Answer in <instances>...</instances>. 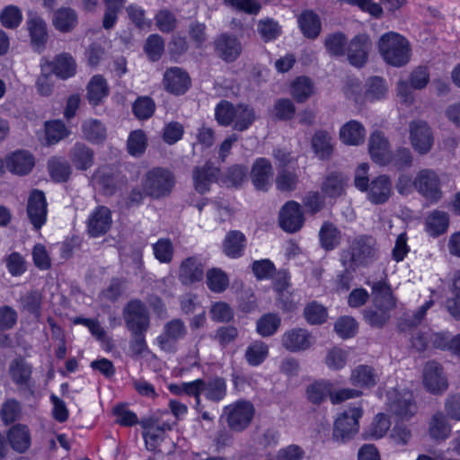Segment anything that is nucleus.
<instances>
[{"label": "nucleus", "instance_id": "c85d7f7f", "mask_svg": "<svg viewBox=\"0 0 460 460\" xmlns=\"http://www.w3.org/2000/svg\"><path fill=\"white\" fill-rule=\"evenodd\" d=\"M6 166L10 172L24 175L33 168L34 158L27 151H17L8 157Z\"/></svg>", "mask_w": 460, "mask_h": 460}, {"label": "nucleus", "instance_id": "7ed1b4c3", "mask_svg": "<svg viewBox=\"0 0 460 460\" xmlns=\"http://www.w3.org/2000/svg\"><path fill=\"white\" fill-rule=\"evenodd\" d=\"M367 164H361L356 170L354 184L367 194V199L376 205L385 203L392 193L391 180L386 175H379L370 182L367 177Z\"/></svg>", "mask_w": 460, "mask_h": 460}, {"label": "nucleus", "instance_id": "3c124183", "mask_svg": "<svg viewBox=\"0 0 460 460\" xmlns=\"http://www.w3.org/2000/svg\"><path fill=\"white\" fill-rule=\"evenodd\" d=\"M268 354V345L261 341H255L247 347L245 351V358L249 365L259 366L265 360Z\"/></svg>", "mask_w": 460, "mask_h": 460}, {"label": "nucleus", "instance_id": "79ce46f5", "mask_svg": "<svg viewBox=\"0 0 460 460\" xmlns=\"http://www.w3.org/2000/svg\"><path fill=\"white\" fill-rule=\"evenodd\" d=\"M48 170L50 177L58 182L66 181L71 174L70 164L61 157H51L48 161Z\"/></svg>", "mask_w": 460, "mask_h": 460}, {"label": "nucleus", "instance_id": "603ef678", "mask_svg": "<svg viewBox=\"0 0 460 460\" xmlns=\"http://www.w3.org/2000/svg\"><path fill=\"white\" fill-rule=\"evenodd\" d=\"M203 393L207 399L212 402H220L226 394V384L225 379L217 377L208 382L204 381Z\"/></svg>", "mask_w": 460, "mask_h": 460}, {"label": "nucleus", "instance_id": "72a5a7b5", "mask_svg": "<svg viewBox=\"0 0 460 460\" xmlns=\"http://www.w3.org/2000/svg\"><path fill=\"white\" fill-rule=\"evenodd\" d=\"M217 169L205 164L195 167L193 170V181L195 189L199 193H205L209 190L210 184L216 180Z\"/></svg>", "mask_w": 460, "mask_h": 460}, {"label": "nucleus", "instance_id": "4be33fe9", "mask_svg": "<svg viewBox=\"0 0 460 460\" xmlns=\"http://www.w3.org/2000/svg\"><path fill=\"white\" fill-rule=\"evenodd\" d=\"M369 154L372 160L381 165L390 164L391 155L388 140L380 131L371 134L368 143Z\"/></svg>", "mask_w": 460, "mask_h": 460}, {"label": "nucleus", "instance_id": "a19ab883", "mask_svg": "<svg viewBox=\"0 0 460 460\" xmlns=\"http://www.w3.org/2000/svg\"><path fill=\"white\" fill-rule=\"evenodd\" d=\"M9 372L14 383L27 385L31 376V367L23 358H18L11 362Z\"/></svg>", "mask_w": 460, "mask_h": 460}, {"label": "nucleus", "instance_id": "de8ad7c7", "mask_svg": "<svg viewBox=\"0 0 460 460\" xmlns=\"http://www.w3.org/2000/svg\"><path fill=\"white\" fill-rule=\"evenodd\" d=\"M319 238L325 250H332L341 242V232L332 223L325 222L320 229Z\"/></svg>", "mask_w": 460, "mask_h": 460}, {"label": "nucleus", "instance_id": "2f4dec72", "mask_svg": "<svg viewBox=\"0 0 460 460\" xmlns=\"http://www.w3.org/2000/svg\"><path fill=\"white\" fill-rule=\"evenodd\" d=\"M52 24L61 32H69L77 24V14L72 8L61 7L53 13Z\"/></svg>", "mask_w": 460, "mask_h": 460}, {"label": "nucleus", "instance_id": "423d86ee", "mask_svg": "<svg viewBox=\"0 0 460 460\" xmlns=\"http://www.w3.org/2000/svg\"><path fill=\"white\" fill-rule=\"evenodd\" d=\"M413 188L431 203H436L442 198L440 179L431 169H422L417 172Z\"/></svg>", "mask_w": 460, "mask_h": 460}, {"label": "nucleus", "instance_id": "09e8293b", "mask_svg": "<svg viewBox=\"0 0 460 460\" xmlns=\"http://www.w3.org/2000/svg\"><path fill=\"white\" fill-rule=\"evenodd\" d=\"M313 93L314 84L308 77H297L291 84V94L297 102H305Z\"/></svg>", "mask_w": 460, "mask_h": 460}, {"label": "nucleus", "instance_id": "20e7f679", "mask_svg": "<svg viewBox=\"0 0 460 460\" xmlns=\"http://www.w3.org/2000/svg\"><path fill=\"white\" fill-rule=\"evenodd\" d=\"M173 173L165 168L155 167L146 172L142 181L146 195L155 199L168 196L174 186Z\"/></svg>", "mask_w": 460, "mask_h": 460}, {"label": "nucleus", "instance_id": "ea45409f", "mask_svg": "<svg viewBox=\"0 0 460 460\" xmlns=\"http://www.w3.org/2000/svg\"><path fill=\"white\" fill-rule=\"evenodd\" d=\"M350 381L359 387H372L376 384L377 375L371 367L360 365L352 371Z\"/></svg>", "mask_w": 460, "mask_h": 460}, {"label": "nucleus", "instance_id": "c9c22d12", "mask_svg": "<svg viewBox=\"0 0 460 460\" xmlns=\"http://www.w3.org/2000/svg\"><path fill=\"white\" fill-rule=\"evenodd\" d=\"M346 178L341 172H332L326 175L322 183L323 193L329 198H336L344 192Z\"/></svg>", "mask_w": 460, "mask_h": 460}, {"label": "nucleus", "instance_id": "2eb2a0df", "mask_svg": "<svg viewBox=\"0 0 460 460\" xmlns=\"http://www.w3.org/2000/svg\"><path fill=\"white\" fill-rule=\"evenodd\" d=\"M41 71L55 74L60 79H67L75 75L76 64L74 58L68 53L56 56L53 61L42 59Z\"/></svg>", "mask_w": 460, "mask_h": 460}, {"label": "nucleus", "instance_id": "6ab92c4d", "mask_svg": "<svg viewBox=\"0 0 460 460\" xmlns=\"http://www.w3.org/2000/svg\"><path fill=\"white\" fill-rule=\"evenodd\" d=\"M164 89L175 95L186 93L190 86V78L186 71L180 67L168 68L163 79Z\"/></svg>", "mask_w": 460, "mask_h": 460}, {"label": "nucleus", "instance_id": "5fc2aeb1", "mask_svg": "<svg viewBox=\"0 0 460 460\" xmlns=\"http://www.w3.org/2000/svg\"><path fill=\"white\" fill-rule=\"evenodd\" d=\"M429 430L433 438L445 439L449 436L451 428L446 416L442 412H437L430 420Z\"/></svg>", "mask_w": 460, "mask_h": 460}, {"label": "nucleus", "instance_id": "13d9d810", "mask_svg": "<svg viewBox=\"0 0 460 460\" xmlns=\"http://www.w3.org/2000/svg\"><path fill=\"white\" fill-rule=\"evenodd\" d=\"M134 115L140 120L151 118L155 111V103L148 96L138 97L133 103Z\"/></svg>", "mask_w": 460, "mask_h": 460}, {"label": "nucleus", "instance_id": "0e129e2a", "mask_svg": "<svg viewBox=\"0 0 460 460\" xmlns=\"http://www.w3.org/2000/svg\"><path fill=\"white\" fill-rule=\"evenodd\" d=\"M22 21V14L19 7L8 5L0 13V22L7 29L17 28Z\"/></svg>", "mask_w": 460, "mask_h": 460}, {"label": "nucleus", "instance_id": "cd10ccee", "mask_svg": "<svg viewBox=\"0 0 460 460\" xmlns=\"http://www.w3.org/2000/svg\"><path fill=\"white\" fill-rule=\"evenodd\" d=\"M366 129L357 120H349L345 123L340 130L341 140L349 146H358L365 140Z\"/></svg>", "mask_w": 460, "mask_h": 460}, {"label": "nucleus", "instance_id": "4468645a", "mask_svg": "<svg viewBox=\"0 0 460 460\" xmlns=\"http://www.w3.org/2000/svg\"><path fill=\"white\" fill-rule=\"evenodd\" d=\"M423 385L431 394L444 393L448 386L442 367L436 361H429L423 367Z\"/></svg>", "mask_w": 460, "mask_h": 460}, {"label": "nucleus", "instance_id": "052dcab7", "mask_svg": "<svg viewBox=\"0 0 460 460\" xmlns=\"http://www.w3.org/2000/svg\"><path fill=\"white\" fill-rule=\"evenodd\" d=\"M304 316L309 324H322L327 320V309L313 301L305 307Z\"/></svg>", "mask_w": 460, "mask_h": 460}, {"label": "nucleus", "instance_id": "9d476101", "mask_svg": "<svg viewBox=\"0 0 460 460\" xmlns=\"http://www.w3.org/2000/svg\"><path fill=\"white\" fill-rule=\"evenodd\" d=\"M27 217L36 230L40 229L47 221L48 203L42 190H32L27 199Z\"/></svg>", "mask_w": 460, "mask_h": 460}, {"label": "nucleus", "instance_id": "c756f323", "mask_svg": "<svg viewBox=\"0 0 460 460\" xmlns=\"http://www.w3.org/2000/svg\"><path fill=\"white\" fill-rule=\"evenodd\" d=\"M297 22L305 38L314 40L319 36L322 30V22L318 14L313 11H305L299 15Z\"/></svg>", "mask_w": 460, "mask_h": 460}, {"label": "nucleus", "instance_id": "aec40b11", "mask_svg": "<svg viewBox=\"0 0 460 460\" xmlns=\"http://www.w3.org/2000/svg\"><path fill=\"white\" fill-rule=\"evenodd\" d=\"M111 210L104 206L97 207L89 216L87 231L93 237L105 234L111 226Z\"/></svg>", "mask_w": 460, "mask_h": 460}, {"label": "nucleus", "instance_id": "473e14b6", "mask_svg": "<svg viewBox=\"0 0 460 460\" xmlns=\"http://www.w3.org/2000/svg\"><path fill=\"white\" fill-rule=\"evenodd\" d=\"M109 94L106 80L100 75L92 77L87 85L86 98L93 106L99 105Z\"/></svg>", "mask_w": 460, "mask_h": 460}, {"label": "nucleus", "instance_id": "6e6d98bb", "mask_svg": "<svg viewBox=\"0 0 460 460\" xmlns=\"http://www.w3.org/2000/svg\"><path fill=\"white\" fill-rule=\"evenodd\" d=\"M105 4V13L102 21V26L106 30L111 29L117 22L118 14L122 10L125 0H103Z\"/></svg>", "mask_w": 460, "mask_h": 460}, {"label": "nucleus", "instance_id": "338daca9", "mask_svg": "<svg viewBox=\"0 0 460 460\" xmlns=\"http://www.w3.org/2000/svg\"><path fill=\"white\" fill-rule=\"evenodd\" d=\"M272 116L279 120H289L296 113V107L289 99H279L271 111Z\"/></svg>", "mask_w": 460, "mask_h": 460}, {"label": "nucleus", "instance_id": "69168bd1", "mask_svg": "<svg viewBox=\"0 0 460 460\" xmlns=\"http://www.w3.org/2000/svg\"><path fill=\"white\" fill-rule=\"evenodd\" d=\"M145 51L151 61H157L164 51V40L158 34L150 35L145 44Z\"/></svg>", "mask_w": 460, "mask_h": 460}, {"label": "nucleus", "instance_id": "7c9ffc66", "mask_svg": "<svg viewBox=\"0 0 460 460\" xmlns=\"http://www.w3.org/2000/svg\"><path fill=\"white\" fill-rule=\"evenodd\" d=\"M7 438L11 447L18 453H24L31 446V434L25 425H14L10 429Z\"/></svg>", "mask_w": 460, "mask_h": 460}, {"label": "nucleus", "instance_id": "5701e85b", "mask_svg": "<svg viewBox=\"0 0 460 460\" xmlns=\"http://www.w3.org/2000/svg\"><path fill=\"white\" fill-rule=\"evenodd\" d=\"M217 54L225 61H234L241 54L240 41L234 36L220 35L214 42Z\"/></svg>", "mask_w": 460, "mask_h": 460}, {"label": "nucleus", "instance_id": "774afa93", "mask_svg": "<svg viewBox=\"0 0 460 460\" xmlns=\"http://www.w3.org/2000/svg\"><path fill=\"white\" fill-rule=\"evenodd\" d=\"M157 28L164 33L173 31L178 23V20L173 13L167 9L160 10L155 17Z\"/></svg>", "mask_w": 460, "mask_h": 460}, {"label": "nucleus", "instance_id": "f3484780", "mask_svg": "<svg viewBox=\"0 0 460 460\" xmlns=\"http://www.w3.org/2000/svg\"><path fill=\"white\" fill-rule=\"evenodd\" d=\"M279 220L281 228L286 232L298 231L304 222L300 205L293 200L288 201L279 211Z\"/></svg>", "mask_w": 460, "mask_h": 460}, {"label": "nucleus", "instance_id": "dca6fc26", "mask_svg": "<svg viewBox=\"0 0 460 460\" xmlns=\"http://www.w3.org/2000/svg\"><path fill=\"white\" fill-rule=\"evenodd\" d=\"M371 40L366 34H358L349 41L347 49L349 63L356 67H362L368 59Z\"/></svg>", "mask_w": 460, "mask_h": 460}, {"label": "nucleus", "instance_id": "393cba45", "mask_svg": "<svg viewBox=\"0 0 460 460\" xmlns=\"http://www.w3.org/2000/svg\"><path fill=\"white\" fill-rule=\"evenodd\" d=\"M204 267L196 257H189L184 260L179 270V279L184 285H191L203 279Z\"/></svg>", "mask_w": 460, "mask_h": 460}, {"label": "nucleus", "instance_id": "bb28decb", "mask_svg": "<svg viewBox=\"0 0 460 460\" xmlns=\"http://www.w3.org/2000/svg\"><path fill=\"white\" fill-rule=\"evenodd\" d=\"M245 246V235L240 231L233 230L225 237L223 252L227 257L236 259L243 255Z\"/></svg>", "mask_w": 460, "mask_h": 460}, {"label": "nucleus", "instance_id": "ddd939ff", "mask_svg": "<svg viewBox=\"0 0 460 460\" xmlns=\"http://www.w3.org/2000/svg\"><path fill=\"white\" fill-rule=\"evenodd\" d=\"M410 139L415 151L420 155L429 153L433 146V134L424 120H413L409 125Z\"/></svg>", "mask_w": 460, "mask_h": 460}, {"label": "nucleus", "instance_id": "f8f14e48", "mask_svg": "<svg viewBox=\"0 0 460 460\" xmlns=\"http://www.w3.org/2000/svg\"><path fill=\"white\" fill-rule=\"evenodd\" d=\"M186 333L184 323L181 319H172L164 324V331L156 341L161 349L173 353L177 350V341L183 339Z\"/></svg>", "mask_w": 460, "mask_h": 460}, {"label": "nucleus", "instance_id": "37998d69", "mask_svg": "<svg viewBox=\"0 0 460 460\" xmlns=\"http://www.w3.org/2000/svg\"><path fill=\"white\" fill-rule=\"evenodd\" d=\"M281 325V318L277 314L268 313L261 316L256 323V332L261 337L275 334Z\"/></svg>", "mask_w": 460, "mask_h": 460}, {"label": "nucleus", "instance_id": "864d4df0", "mask_svg": "<svg viewBox=\"0 0 460 460\" xmlns=\"http://www.w3.org/2000/svg\"><path fill=\"white\" fill-rule=\"evenodd\" d=\"M70 134L66 125L60 120L45 123V135L48 145H54L66 138Z\"/></svg>", "mask_w": 460, "mask_h": 460}, {"label": "nucleus", "instance_id": "8fccbe9b", "mask_svg": "<svg viewBox=\"0 0 460 460\" xmlns=\"http://www.w3.org/2000/svg\"><path fill=\"white\" fill-rule=\"evenodd\" d=\"M146 146L147 137L143 130L137 129L130 132L127 141V149L129 155L139 157L145 153Z\"/></svg>", "mask_w": 460, "mask_h": 460}, {"label": "nucleus", "instance_id": "1a4fd4ad", "mask_svg": "<svg viewBox=\"0 0 460 460\" xmlns=\"http://www.w3.org/2000/svg\"><path fill=\"white\" fill-rule=\"evenodd\" d=\"M229 428L234 431H243L251 423L254 415L252 403L247 401H237L224 409Z\"/></svg>", "mask_w": 460, "mask_h": 460}, {"label": "nucleus", "instance_id": "c03bdc74", "mask_svg": "<svg viewBox=\"0 0 460 460\" xmlns=\"http://www.w3.org/2000/svg\"><path fill=\"white\" fill-rule=\"evenodd\" d=\"M364 98L367 102H374L385 98L387 93L385 81L379 76H372L366 82Z\"/></svg>", "mask_w": 460, "mask_h": 460}, {"label": "nucleus", "instance_id": "a211bd4d", "mask_svg": "<svg viewBox=\"0 0 460 460\" xmlns=\"http://www.w3.org/2000/svg\"><path fill=\"white\" fill-rule=\"evenodd\" d=\"M26 25L33 49L41 53L49 38L46 22L41 17L30 13Z\"/></svg>", "mask_w": 460, "mask_h": 460}, {"label": "nucleus", "instance_id": "680f3d73", "mask_svg": "<svg viewBox=\"0 0 460 460\" xmlns=\"http://www.w3.org/2000/svg\"><path fill=\"white\" fill-rule=\"evenodd\" d=\"M153 252L159 262L170 263L173 257L174 248L170 239L160 238L153 244Z\"/></svg>", "mask_w": 460, "mask_h": 460}, {"label": "nucleus", "instance_id": "e433bc0d", "mask_svg": "<svg viewBox=\"0 0 460 460\" xmlns=\"http://www.w3.org/2000/svg\"><path fill=\"white\" fill-rule=\"evenodd\" d=\"M332 388V384L330 381H315L307 385L305 389V395L311 403L320 405L328 397H330Z\"/></svg>", "mask_w": 460, "mask_h": 460}, {"label": "nucleus", "instance_id": "bf43d9fd", "mask_svg": "<svg viewBox=\"0 0 460 460\" xmlns=\"http://www.w3.org/2000/svg\"><path fill=\"white\" fill-rule=\"evenodd\" d=\"M346 43L347 38L342 32L328 34L324 40V46L332 57L344 55Z\"/></svg>", "mask_w": 460, "mask_h": 460}, {"label": "nucleus", "instance_id": "f03ea898", "mask_svg": "<svg viewBox=\"0 0 460 460\" xmlns=\"http://www.w3.org/2000/svg\"><path fill=\"white\" fill-rule=\"evenodd\" d=\"M378 258V246L371 235H358L349 241L348 248L341 253L342 265H352L356 268L367 266Z\"/></svg>", "mask_w": 460, "mask_h": 460}, {"label": "nucleus", "instance_id": "412c9836", "mask_svg": "<svg viewBox=\"0 0 460 460\" xmlns=\"http://www.w3.org/2000/svg\"><path fill=\"white\" fill-rule=\"evenodd\" d=\"M273 169L270 162L263 157L255 160L251 170V180L256 190L267 191L271 185Z\"/></svg>", "mask_w": 460, "mask_h": 460}, {"label": "nucleus", "instance_id": "f704fd0d", "mask_svg": "<svg viewBox=\"0 0 460 460\" xmlns=\"http://www.w3.org/2000/svg\"><path fill=\"white\" fill-rule=\"evenodd\" d=\"M312 147L318 158L329 159L333 150L332 137L324 130H318L312 137Z\"/></svg>", "mask_w": 460, "mask_h": 460}, {"label": "nucleus", "instance_id": "9b49d317", "mask_svg": "<svg viewBox=\"0 0 460 460\" xmlns=\"http://www.w3.org/2000/svg\"><path fill=\"white\" fill-rule=\"evenodd\" d=\"M314 343V337L305 328L295 327L287 330L281 336V345L287 350L297 353L309 349Z\"/></svg>", "mask_w": 460, "mask_h": 460}, {"label": "nucleus", "instance_id": "a18cd8bd", "mask_svg": "<svg viewBox=\"0 0 460 460\" xmlns=\"http://www.w3.org/2000/svg\"><path fill=\"white\" fill-rule=\"evenodd\" d=\"M254 119L255 111L252 108L243 104L236 105L232 123L235 130H246L253 123Z\"/></svg>", "mask_w": 460, "mask_h": 460}, {"label": "nucleus", "instance_id": "4d7b16f0", "mask_svg": "<svg viewBox=\"0 0 460 460\" xmlns=\"http://www.w3.org/2000/svg\"><path fill=\"white\" fill-rule=\"evenodd\" d=\"M276 187L280 191H293L298 183V176L295 172L280 168L276 176Z\"/></svg>", "mask_w": 460, "mask_h": 460}, {"label": "nucleus", "instance_id": "a878e982", "mask_svg": "<svg viewBox=\"0 0 460 460\" xmlns=\"http://www.w3.org/2000/svg\"><path fill=\"white\" fill-rule=\"evenodd\" d=\"M69 158L77 170L89 169L94 161L93 151L82 142H76L69 151Z\"/></svg>", "mask_w": 460, "mask_h": 460}, {"label": "nucleus", "instance_id": "b1692460", "mask_svg": "<svg viewBox=\"0 0 460 460\" xmlns=\"http://www.w3.org/2000/svg\"><path fill=\"white\" fill-rule=\"evenodd\" d=\"M373 305L377 310L391 312L395 308L396 299L388 284L377 281L372 285Z\"/></svg>", "mask_w": 460, "mask_h": 460}, {"label": "nucleus", "instance_id": "4c0bfd02", "mask_svg": "<svg viewBox=\"0 0 460 460\" xmlns=\"http://www.w3.org/2000/svg\"><path fill=\"white\" fill-rule=\"evenodd\" d=\"M84 137L92 143H102L107 137L106 128L103 124L94 119H88L82 123Z\"/></svg>", "mask_w": 460, "mask_h": 460}, {"label": "nucleus", "instance_id": "e2e57ef3", "mask_svg": "<svg viewBox=\"0 0 460 460\" xmlns=\"http://www.w3.org/2000/svg\"><path fill=\"white\" fill-rule=\"evenodd\" d=\"M391 427V421L386 414L378 413L367 430V438L378 439L383 438Z\"/></svg>", "mask_w": 460, "mask_h": 460}, {"label": "nucleus", "instance_id": "0eeeda50", "mask_svg": "<svg viewBox=\"0 0 460 460\" xmlns=\"http://www.w3.org/2000/svg\"><path fill=\"white\" fill-rule=\"evenodd\" d=\"M389 412L401 420H410L417 411L413 394L410 391H389L387 394Z\"/></svg>", "mask_w": 460, "mask_h": 460}, {"label": "nucleus", "instance_id": "6e6552de", "mask_svg": "<svg viewBox=\"0 0 460 460\" xmlns=\"http://www.w3.org/2000/svg\"><path fill=\"white\" fill-rule=\"evenodd\" d=\"M123 317L127 328L132 332H146L149 328L148 310L146 305L138 299L128 302L123 309Z\"/></svg>", "mask_w": 460, "mask_h": 460}, {"label": "nucleus", "instance_id": "f257e3e1", "mask_svg": "<svg viewBox=\"0 0 460 460\" xmlns=\"http://www.w3.org/2000/svg\"><path fill=\"white\" fill-rule=\"evenodd\" d=\"M377 49L383 60L394 67L406 66L411 58L410 41L398 32L384 33L377 41Z\"/></svg>", "mask_w": 460, "mask_h": 460}, {"label": "nucleus", "instance_id": "58836bf2", "mask_svg": "<svg viewBox=\"0 0 460 460\" xmlns=\"http://www.w3.org/2000/svg\"><path fill=\"white\" fill-rule=\"evenodd\" d=\"M449 225V217L447 212L434 210L426 219V228L432 236H438L444 234Z\"/></svg>", "mask_w": 460, "mask_h": 460}, {"label": "nucleus", "instance_id": "39448f33", "mask_svg": "<svg viewBox=\"0 0 460 460\" xmlns=\"http://www.w3.org/2000/svg\"><path fill=\"white\" fill-rule=\"evenodd\" d=\"M362 416L360 407L349 408L336 418L334 421L332 438L339 442H346L358 432V420Z\"/></svg>", "mask_w": 460, "mask_h": 460}, {"label": "nucleus", "instance_id": "49530a36", "mask_svg": "<svg viewBox=\"0 0 460 460\" xmlns=\"http://www.w3.org/2000/svg\"><path fill=\"white\" fill-rule=\"evenodd\" d=\"M207 285L215 293L224 292L229 286V278L221 269L213 268L207 271Z\"/></svg>", "mask_w": 460, "mask_h": 460}]
</instances>
